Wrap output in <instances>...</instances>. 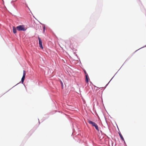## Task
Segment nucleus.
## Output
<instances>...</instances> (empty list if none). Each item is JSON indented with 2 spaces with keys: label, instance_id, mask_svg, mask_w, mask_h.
Segmentation results:
<instances>
[{
  "label": "nucleus",
  "instance_id": "f257e3e1",
  "mask_svg": "<svg viewBox=\"0 0 146 146\" xmlns=\"http://www.w3.org/2000/svg\"><path fill=\"white\" fill-rule=\"evenodd\" d=\"M16 29L19 31H25L26 29L24 27V26L23 25H20L16 27Z\"/></svg>",
  "mask_w": 146,
  "mask_h": 146
},
{
  "label": "nucleus",
  "instance_id": "f03ea898",
  "mask_svg": "<svg viewBox=\"0 0 146 146\" xmlns=\"http://www.w3.org/2000/svg\"><path fill=\"white\" fill-rule=\"evenodd\" d=\"M38 39L39 40V47L42 49H43V48L42 46V42L41 39L39 38H38Z\"/></svg>",
  "mask_w": 146,
  "mask_h": 146
},
{
  "label": "nucleus",
  "instance_id": "7ed1b4c3",
  "mask_svg": "<svg viewBox=\"0 0 146 146\" xmlns=\"http://www.w3.org/2000/svg\"><path fill=\"white\" fill-rule=\"evenodd\" d=\"M88 122L89 123L91 124L93 126H94L96 124L95 122H93L90 120H88Z\"/></svg>",
  "mask_w": 146,
  "mask_h": 146
},
{
  "label": "nucleus",
  "instance_id": "20e7f679",
  "mask_svg": "<svg viewBox=\"0 0 146 146\" xmlns=\"http://www.w3.org/2000/svg\"><path fill=\"white\" fill-rule=\"evenodd\" d=\"M89 78L88 75L86 76V80L85 81L86 83H88L89 81Z\"/></svg>",
  "mask_w": 146,
  "mask_h": 146
},
{
  "label": "nucleus",
  "instance_id": "39448f33",
  "mask_svg": "<svg viewBox=\"0 0 146 146\" xmlns=\"http://www.w3.org/2000/svg\"><path fill=\"white\" fill-rule=\"evenodd\" d=\"M13 32L15 34L17 32L16 28L15 27H13Z\"/></svg>",
  "mask_w": 146,
  "mask_h": 146
},
{
  "label": "nucleus",
  "instance_id": "423d86ee",
  "mask_svg": "<svg viewBox=\"0 0 146 146\" xmlns=\"http://www.w3.org/2000/svg\"><path fill=\"white\" fill-rule=\"evenodd\" d=\"M119 136H120L121 139L123 141H124V138H123L122 135L121 133L120 132H119Z\"/></svg>",
  "mask_w": 146,
  "mask_h": 146
},
{
  "label": "nucleus",
  "instance_id": "0eeeda50",
  "mask_svg": "<svg viewBox=\"0 0 146 146\" xmlns=\"http://www.w3.org/2000/svg\"><path fill=\"white\" fill-rule=\"evenodd\" d=\"M94 127H95V128L96 129L98 130V131H99V129H98V127L97 125L96 124L94 126Z\"/></svg>",
  "mask_w": 146,
  "mask_h": 146
},
{
  "label": "nucleus",
  "instance_id": "6e6552de",
  "mask_svg": "<svg viewBox=\"0 0 146 146\" xmlns=\"http://www.w3.org/2000/svg\"><path fill=\"white\" fill-rule=\"evenodd\" d=\"M25 77H24V76H23V77L22 78L21 81L22 83H23V82H24V80L25 79Z\"/></svg>",
  "mask_w": 146,
  "mask_h": 146
},
{
  "label": "nucleus",
  "instance_id": "1a4fd4ad",
  "mask_svg": "<svg viewBox=\"0 0 146 146\" xmlns=\"http://www.w3.org/2000/svg\"><path fill=\"white\" fill-rule=\"evenodd\" d=\"M25 75H26V72L25 70H23V76L25 77Z\"/></svg>",
  "mask_w": 146,
  "mask_h": 146
},
{
  "label": "nucleus",
  "instance_id": "9d476101",
  "mask_svg": "<svg viewBox=\"0 0 146 146\" xmlns=\"http://www.w3.org/2000/svg\"><path fill=\"white\" fill-rule=\"evenodd\" d=\"M84 72L85 73V76L87 75H88V74L87 73L86 71V70H84Z\"/></svg>",
  "mask_w": 146,
  "mask_h": 146
},
{
  "label": "nucleus",
  "instance_id": "9b49d317",
  "mask_svg": "<svg viewBox=\"0 0 146 146\" xmlns=\"http://www.w3.org/2000/svg\"><path fill=\"white\" fill-rule=\"evenodd\" d=\"M43 31L44 32L45 31V27L44 26L43 27Z\"/></svg>",
  "mask_w": 146,
  "mask_h": 146
},
{
  "label": "nucleus",
  "instance_id": "f8f14e48",
  "mask_svg": "<svg viewBox=\"0 0 146 146\" xmlns=\"http://www.w3.org/2000/svg\"><path fill=\"white\" fill-rule=\"evenodd\" d=\"M61 84H62V82H61Z\"/></svg>",
  "mask_w": 146,
  "mask_h": 146
}]
</instances>
